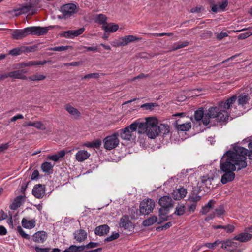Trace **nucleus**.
<instances>
[{"instance_id":"nucleus-4","label":"nucleus","mask_w":252,"mask_h":252,"mask_svg":"<svg viewBox=\"0 0 252 252\" xmlns=\"http://www.w3.org/2000/svg\"><path fill=\"white\" fill-rule=\"evenodd\" d=\"M147 120V132L146 134L149 138L155 139L158 136V120L156 117H147L145 119Z\"/></svg>"},{"instance_id":"nucleus-42","label":"nucleus","mask_w":252,"mask_h":252,"mask_svg":"<svg viewBox=\"0 0 252 252\" xmlns=\"http://www.w3.org/2000/svg\"><path fill=\"white\" fill-rule=\"evenodd\" d=\"M185 213V206L183 204L178 205L175 208L174 214L178 215L181 216Z\"/></svg>"},{"instance_id":"nucleus-12","label":"nucleus","mask_w":252,"mask_h":252,"mask_svg":"<svg viewBox=\"0 0 252 252\" xmlns=\"http://www.w3.org/2000/svg\"><path fill=\"white\" fill-rule=\"evenodd\" d=\"M28 28L29 34H31L37 36L45 35L48 31V28L47 27L33 26Z\"/></svg>"},{"instance_id":"nucleus-6","label":"nucleus","mask_w":252,"mask_h":252,"mask_svg":"<svg viewBox=\"0 0 252 252\" xmlns=\"http://www.w3.org/2000/svg\"><path fill=\"white\" fill-rule=\"evenodd\" d=\"M234 240L233 238L221 240V249L227 252H241L242 250L239 248V244Z\"/></svg>"},{"instance_id":"nucleus-52","label":"nucleus","mask_w":252,"mask_h":252,"mask_svg":"<svg viewBox=\"0 0 252 252\" xmlns=\"http://www.w3.org/2000/svg\"><path fill=\"white\" fill-rule=\"evenodd\" d=\"M79 49H85L87 51H94L96 52L97 51L98 48L97 46H93V47H86L84 46H81L78 48Z\"/></svg>"},{"instance_id":"nucleus-18","label":"nucleus","mask_w":252,"mask_h":252,"mask_svg":"<svg viewBox=\"0 0 252 252\" xmlns=\"http://www.w3.org/2000/svg\"><path fill=\"white\" fill-rule=\"evenodd\" d=\"M187 193V189L184 188H180L173 191V197L175 200H180L185 197Z\"/></svg>"},{"instance_id":"nucleus-14","label":"nucleus","mask_w":252,"mask_h":252,"mask_svg":"<svg viewBox=\"0 0 252 252\" xmlns=\"http://www.w3.org/2000/svg\"><path fill=\"white\" fill-rule=\"evenodd\" d=\"M84 28H82L76 30H69L61 33V36L67 38H73L81 34L84 31Z\"/></svg>"},{"instance_id":"nucleus-47","label":"nucleus","mask_w":252,"mask_h":252,"mask_svg":"<svg viewBox=\"0 0 252 252\" xmlns=\"http://www.w3.org/2000/svg\"><path fill=\"white\" fill-rule=\"evenodd\" d=\"M34 127L40 130H46V127L42 122L41 121L34 122Z\"/></svg>"},{"instance_id":"nucleus-38","label":"nucleus","mask_w":252,"mask_h":252,"mask_svg":"<svg viewBox=\"0 0 252 252\" xmlns=\"http://www.w3.org/2000/svg\"><path fill=\"white\" fill-rule=\"evenodd\" d=\"M106 20V16L105 15L101 14L96 15L94 18L95 22L97 23L101 24L102 26L107 23Z\"/></svg>"},{"instance_id":"nucleus-54","label":"nucleus","mask_w":252,"mask_h":252,"mask_svg":"<svg viewBox=\"0 0 252 252\" xmlns=\"http://www.w3.org/2000/svg\"><path fill=\"white\" fill-rule=\"evenodd\" d=\"M77 252V246L74 245H72L70 246V247L65 249L63 252Z\"/></svg>"},{"instance_id":"nucleus-40","label":"nucleus","mask_w":252,"mask_h":252,"mask_svg":"<svg viewBox=\"0 0 252 252\" xmlns=\"http://www.w3.org/2000/svg\"><path fill=\"white\" fill-rule=\"evenodd\" d=\"M54 167V164H52L49 162H44L41 165V168L43 172L47 173L52 170Z\"/></svg>"},{"instance_id":"nucleus-7","label":"nucleus","mask_w":252,"mask_h":252,"mask_svg":"<svg viewBox=\"0 0 252 252\" xmlns=\"http://www.w3.org/2000/svg\"><path fill=\"white\" fill-rule=\"evenodd\" d=\"M118 132L121 138L123 140L129 141L135 137L134 135L135 133V127L132 124L124 129H120Z\"/></svg>"},{"instance_id":"nucleus-58","label":"nucleus","mask_w":252,"mask_h":252,"mask_svg":"<svg viewBox=\"0 0 252 252\" xmlns=\"http://www.w3.org/2000/svg\"><path fill=\"white\" fill-rule=\"evenodd\" d=\"M81 62H74L71 63H63V65L65 66H77L80 65L81 64Z\"/></svg>"},{"instance_id":"nucleus-26","label":"nucleus","mask_w":252,"mask_h":252,"mask_svg":"<svg viewBox=\"0 0 252 252\" xmlns=\"http://www.w3.org/2000/svg\"><path fill=\"white\" fill-rule=\"evenodd\" d=\"M71 150L66 151L64 150H61L58 152L57 154L53 155H48L47 158L49 160H53L55 162H57L59 159L64 156L66 153L70 152Z\"/></svg>"},{"instance_id":"nucleus-17","label":"nucleus","mask_w":252,"mask_h":252,"mask_svg":"<svg viewBox=\"0 0 252 252\" xmlns=\"http://www.w3.org/2000/svg\"><path fill=\"white\" fill-rule=\"evenodd\" d=\"M47 234L44 231H39L33 235L32 240L34 242L38 243H43L47 239Z\"/></svg>"},{"instance_id":"nucleus-25","label":"nucleus","mask_w":252,"mask_h":252,"mask_svg":"<svg viewBox=\"0 0 252 252\" xmlns=\"http://www.w3.org/2000/svg\"><path fill=\"white\" fill-rule=\"evenodd\" d=\"M48 62L46 61H28L24 63H22L19 64L18 68H21L24 67L28 66H32L37 65H44L47 63Z\"/></svg>"},{"instance_id":"nucleus-49","label":"nucleus","mask_w":252,"mask_h":252,"mask_svg":"<svg viewBox=\"0 0 252 252\" xmlns=\"http://www.w3.org/2000/svg\"><path fill=\"white\" fill-rule=\"evenodd\" d=\"M17 231L20 234V235L24 238L29 240L30 238V236L26 234L25 231L23 230L21 226L17 227Z\"/></svg>"},{"instance_id":"nucleus-27","label":"nucleus","mask_w":252,"mask_h":252,"mask_svg":"<svg viewBox=\"0 0 252 252\" xmlns=\"http://www.w3.org/2000/svg\"><path fill=\"white\" fill-rule=\"evenodd\" d=\"M110 230L109 227L106 225L104 224L98 227H96L95 229V234L99 236H103L107 234Z\"/></svg>"},{"instance_id":"nucleus-22","label":"nucleus","mask_w":252,"mask_h":252,"mask_svg":"<svg viewBox=\"0 0 252 252\" xmlns=\"http://www.w3.org/2000/svg\"><path fill=\"white\" fill-rule=\"evenodd\" d=\"M252 238V235L248 232L240 233L233 237V240L240 242H246L250 241Z\"/></svg>"},{"instance_id":"nucleus-8","label":"nucleus","mask_w":252,"mask_h":252,"mask_svg":"<svg viewBox=\"0 0 252 252\" xmlns=\"http://www.w3.org/2000/svg\"><path fill=\"white\" fill-rule=\"evenodd\" d=\"M155 207V202L151 199L142 201L140 204V212L142 215L149 214Z\"/></svg>"},{"instance_id":"nucleus-62","label":"nucleus","mask_w":252,"mask_h":252,"mask_svg":"<svg viewBox=\"0 0 252 252\" xmlns=\"http://www.w3.org/2000/svg\"><path fill=\"white\" fill-rule=\"evenodd\" d=\"M202 10H203V8L202 7H194V8H192V9H191L190 12L193 13H200Z\"/></svg>"},{"instance_id":"nucleus-21","label":"nucleus","mask_w":252,"mask_h":252,"mask_svg":"<svg viewBox=\"0 0 252 252\" xmlns=\"http://www.w3.org/2000/svg\"><path fill=\"white\" fill-rule=\"evenodd\" d=\"M135 126V131L137 129L138 133L139 134H144L147 132V120L145 123L140 122L138 121L132 123Z\"/></svg>"},{"instance_id":"nucleus-48","label":"nucleus","mask_w":252,"mask_h":252,"mask_svg":"<svg viewBox=\"0 0 252 252\" xmlns=\"http://www.w3.org/2000/svg\"><path fill=\"white\" fill-rule=\"evenodd\" d=\"M119 237V234L117 232H113L111 236L105 239V241L110 242L117 239Z\"/></svg>"},{"instance_id":"nucleus-59","label":"nucleus","mask_w":252,"mask_h":252,"mask_svg":"<svg viewBox=\"0 0 252 252\" xmlns=\"http://www.w3.org/2000/svg\"><path fill=\"white\" fill-rule=\"evenodd\" d=\"M234 226L232 225H228L227 226H224V229L225 230L226 232L227 233H232L234 230Z\"/></svg>"},{"instance_id":"nucleus-44","label":"nucleus","mask_w":252,"mask_h":252,"mask_svg":"<svg viewBox=\"0 0 252 252\" xmlns=\"http://www.w3.org/2000/svg\"><path fill=\"white\" fill-rule=\"evenodd\" d=\"M189 42L184 41L183 42H178L174 44L173 50H176L187 46L189 45Z\"/></svg>"},{"instance_id":"nucleus-16","label":"nucleus","mask_w":252,"mask_h":252,"mask_svg":"<svg viewBox=\"0 0 252 252\" xmlns=\"http://www.w3.org/2000/svg\"><path fill=\"white\" fill-rule=\"evenodd\" d=\"M158 203L161 206V208L164 209L171 207L173 205L172 198L168 196H164L161 197L159 200Z\"/></svg>"},{"instance_id":"nucleus-57","label":"nucleus","mask_w":252,"mask_h":252,"mask_svg":"<svg viewBox=\"0 0 252 252\" xmlns=\"http://www.w3.org/2000/svg\"><path fill=\"white\" fill-rule=\"evenodd\" d=\"M99 245V244L98 243L90 242L87 245H86V249H92V248H95Z\"/></svg>"},{"instance_id":"nucleus-11","label":"nucleus","mask_w":252,"mask_h":252,"mask_svg":"<svg viewBox=\"0 0 252 252\" xmlns=\"http://www.w3.org/2000/svg\"><path fill=\"white\" fill-rule=\"evenodd\" d=\"M76 6L73 3L65 4L61 7L60 11L63 15V17L67 18L72 15L75 11Z\"/></svg>"},{"instance_id":"nucleus-24","label":"nucleus","mask_w":252,"mask_h":252,"mask_svg":"<svg viewBox=\"0 0 252 252\" xmlns=\"http://www.w3.org/2000/svg\"><path fill=\"white\" fill-rule=\"evenodd\" d=\"M87 237V233L82 229H79L74 233V238L78 242L84 241Z\"/></svg>"},{"instance_id":"nucleus-32","label":"nucleus","mask_w":252,"mask_h":252,"mask_svg":"<svg viewBox=\"0 0 252 252\" xmlns=\"http://www.w3.org/2000/svg\"><path fill=\"white\" fill-rule=\"evenodd\" d=\"M36 221L34 220H27L26 219H23L22 220V226L27 229H32L35 226Z\"/></svg>"},{"instance_id":"nucleus-50","label":"nucleus","mask_w":252,"mask_h":252,"mask_svg":"<svg viewBox=\"0 0 252 252\" xmlns=\"http://www.w3.org/2000/svg\"><path fill=\"white\" fill-rule=\"evenodd\" d=\"M148 35L149 36H154V37H158V36H172L173 35V33H149L148 34Z\"/></svg>"},{"instance_id":"nucleus-23","label":"nucleus","mask_w":252,"mask_h":252,"mask_svg":"<svg viewBox=\"0 0 252 252\" xmlns=\"http://www.w3.org/2000/svg\"><path fill=\"white\" fill-rule=\"evenodd\" d=\"M102 29L106 33H113L118 30L119 25L113 23H106L102 26Z\"/></svg>"},{"instance_id":"nucleus-43","label":"nucleus","mask_w":252,"mask_h":252,"mask_svg":"<svg viewBox=\"0 0 252 252\" xmlns=\"http://www.w3.org/2000/svg\"><path fill=\"white\" fill-rule=\"evenodd\" d=\"M157 106L158 105L156 103H146L142 104L141 106V108L146 110H152L154 107Z\"/></svg>"},{"instance_id":"nucleus-28","label":"nucleus","mask_w":252,"mask_h":252,"mask_svg":"<svg viewBox=\"0 0 252 252\" xmlns=\"http://www.w3.org/2000/svg\"><path fill=\"white\" fill-rule=\"evenodd\" d=\"M33 6V5L32 3H30L29 5L22 6L17 9H14V11L15 12V15L18 16L29 12Z\"/></svg>"},{"instance_id":"nucleus-2","label":"nucleus","mask_w":252,"mask_h":252,"mask_svg":"<svg viewBox=\"0 0 252 252\" xmlns=\"http://www.w3.org/2000/svg\"><path fill=\"white\" fill-rule=\"evenodd\" d=\"M235 98L227 99L225 102L222 101L215 107L209 108L204 114L202 108H200L194 113L195 119L198 121L202 120L203 124L207 126L210 122V119L215 118L217 121L225 122L228 120L227 109L230 108Z\"/></svg>"},{"instance_id":"nucleus-3","label":"nucleus","mask_w":252,"mask_h":252,"mask_svg":"<svg viewBox=\"0 0 252 252\" xmlns=\"http://www.w3.org/2000/svg\"><path fill=\"white\" fill-rule=\"evenodd\" d=\"M232 97H234L235 99L230 108L227 109L228 119L231 113H234L236 115H240L250 109L249 104L250 97L248 94H241L237 97L236 95H233L229 99Z\"/></svg>"},{"instance_id":"nucleus-1","label":"nucleus","mask_w":252,"mask_h":252,"mask_svg":"<svg viewBox=\"0 0 252 252\" xmlns=\"http://www.w3.org/2000/svg\"><path fill=\"white\" fill-rule=\"evenodd\" d=\"M232 146L233 150H228L225 152L220 161V168L225 172L221 178V182L223 184L234 179L235 174L234 171L236 170V167L238 170H241L247 166L246 160L248 150L236 144Z\"/></svg>"},{"instance_id":"nucleus-55","label":"nucleus","mask_w":252,"mask_h":252,"mask_svg":"<svg viewBox=\"0 0 252 252\" xmlns=\"http://www.w3.org/2000/svg\"><path fill=\"white\" fill-rule=\"evenodd\" d=\"M228 5V1L226 0H223L218 5L220 11H223Z\"/></svg>"},{"instance_id":"nucleus-31","label":"nucleus","mask_w":252,"mask_h":252,"mask_svg":"<svg viewBox=\"0 0 252 252\" xmlns=\"http://www.w3.org/2000/svg\"><path fill=\"white\" fill-rule=\"evenodd\" d=\"M24 197L22 196H18L15 198L12 203L10 205V208L12 210H16L20 207L23 202Z\"/></svg>"},{"instance_id":"nucleus-5","label":"nucleus","mask_w":252,"mask_h":252,"mask_svg":"<svg viewBox=\"0 0 252 252\" xmlns=\"http://www.w3.org/2000/svg\"><path fill=\"white\" fill-rule=\"evenodd\" d=\"M119 136V132L116 131L106 136L103 140L104 148L107 150H111L118 146L120 143Z\"/></svg>"},{"instance_id":"nucleus-20","label":"nucleus","mask_w":252,"mask_h":252,"mask_svg":"<svg viewBox=\"0 0 252 252\" xmlns=\"http://www.w3.org/2000/svg\"><path fill=\"white\" fill-rule=\"evenodd\" d=\"M65 109L70 115L75 119H78L81 116L80 112L76 108L69 104L65 105Z\"/></svg>"},{"instance_id":"nucleus-46","label":"nucleus","mask_w":252,"mask_h":252,"mask_svg":"<svg viewBox=\"0 0 252 252\" xmlns=\"http://www.w3.org/2000/svg\"><path fill=\"white\" fill-rule=\"evenodd\" d=\"M225 212L223 206H220L218 208L216 209L213 214L214 216L220 217L224 214Z\"/></svg>"},{"instance_id":"nucleus-33","label":"nucleus","mask_w":252,"mask_h":252,"mask_svg":"<svg viewBox=\"0 0 252 252\" xmlns=\"http://www.w3.org/2000/svg\"><path fill=\"white\" fill-rule=\"evenodd\" d=\"M10 78L12 79H19L25 80L27 79V77L24 74H22V71L18 70H16L14 71L10 72Z\"/></svg>"},{"instance_id":"nucleus-36","label":"nucleus","mask_w":252,"mask_h":252,"mask_svg":"<svg viewBox=\"0 0 252 252\" xmlns=\"http://www.w3.org/2000/svg\"><path fill=\"white\" fill-rule=\"evenodd\" d=\"M221 240L219 239L216 240L213 243H206L203 246L210 250L213 251L215 250L220 244H221Z\"/></svg>"},{"instance_id":"nucleus-39","label":"nucleus","mask_w":252,"mask_h":252,"mask_svg":"<svg viewBox=\"0 0 252 252\" xmlns=\"http://www.w3.org/2000/svg\"><path fill=\"white\" fill-rule=\"evenodd\" d=\"M158 221V219L156 216H153L150 217L147 220L143 221V225L145 226H149L153 225L155 222Z\"/></svg>"},{"instance_id":"nucleus-30","label":"nucleus","mask_w":252,"mask_h":252,"mask_svg":"<svg viewBox=\"0 0 252 252\" xmlns=\"http://www.w3.org/2000/svg\"><path fill=\"white\" fill-rule=\"evenodd\" d=\"M252 30V27H249L248 28H244L240 30H236L235 31L236 32H238L241 31H244L246 30L249 31L248 32L241 33L238 36V39H245L251 35H252V32L250 31Z\"/></svg>"},{"instance_id":"nucleus-64","label":"nucleus","mask_w":252,"mask_h":252,"mask_svg":"<svg viewBox=\"0 0 252 252\" xmlns=\"http://www.w3.org/2000/svg\"><path fill=\"white\" fill-rule=\"evenodd\" d=\"M189 200L192 202H197L200 199V196L197 195H192L189 198Z\"/></svg>"},{"instance_id":"nucleus-60","label":"nucleus","mask_w":252,"mask_h":252,"mask_svg":"<svg viewBox=\"0 0 252 252\" xmlns=\"http://www.w3.org/2000/svg\"><path fill=\"white\" fill-rule=\"evenodd\" d=\"M23 118H24V116H23V115H22L21 114H18L13 116V117H12L10 119V122H15L16 120H18V119H23Z\"/></svg>"},{"instance_id":"nucleus-41","label":"nucleus","mask_w":252,"mask_h":252,"mask_svg":"<svg viewBox=\"0 0 252 252\" xmlns=\"http://www.w3.org/2000/svg\"><path fill=\"white\" fill-rule=\"evenodd\" d=\"M46 76L43 75L36 74L28 77V79L32 81H38L45 79Z\"/></svg>"},{"instance_id":"nucleus-63","label":"nucleus","mask_w":252,"mask_h":252,"mask_svg":"<svg viewBox=\"0 0 252 252\" xmlns=\"http://www.w3.org/2000/svg\"><path fill=\"white\" fill-rule=\"evenodd\" d=\"M9 147L8 143L2 144L0 145V153L7 149Z\"/></svg>"},{"instance_id":"nucleus-13","label":"nucleus","mask_w":252,"mask_h":252,"mask_svg":"<svg viewBox=\"0 0 252 252\" xmlns=\"http://www.w3.org/2000/svg\"><path fill=\"white\" fill-rule=\"evenodd\" d=\"M29 35L28 28L21 30H14L12 31L11 36L15 40L21 39Z\"/></svg>"},{"instance_id":"nucleus-10","label":"nucleus","mask_w":252,"mask_h":252,"mask_svg":"<svg viewBox=\"0 0 252 252\" xmlns=\"http://www.w3.org/2000/svg\"><path fill=\"white\" fill-rule=\"evenodd\" d=\"M119 226L125 230L131 232L133 231L134 225L130 220L127 216H123L120 220Z\"/></svg>"},{"instance_id":"nucleus-51","label":"nucleus","mask_w":252,"mask_h":252,"mask_svg":"<svg viewBox=\"0 0 252 252\" xmlns=\"http://www.w3.org/2000/svg\"><path fill=\"white\" fill-rule=\"evenodd\" d=\"M100 77V74L98 73H93L85 75L83 79H91V78H97Z\"/></svg>"},{"instance_id":"nucleus-53","label":"nucleus","mask_w":252,"mask_h":252,"mask_svg":"<svg viewBox=\"0 0 252 252\" xmlns=\"http://www.w3.org/2000/svg\"><path fill=\"white\" fill-rule=\"evenodd\" d=\"M68 48H69V46H62L51 48L49 50L51 51H64V50H67L68 49Z\"/></svg>"},{"instance_id":"nucleus-15","label":"nucleus","mask_w":252,"mask_h":252,"mask_svg":"<svg viewBox=\"0 0 252 252\" xmlns=\"http://www.w3.org/2000/svg\"><path fill=\"white\" fill-rule=\"evenodd\" d=\"M32 192L36 198H42L45 194V187L40 184L36 185L33 187Z\"/></svg>"},{"instance_id":"nucleus-19","label":"nucleus","mask_w":252,"mask_h":252,"mask_svg":"<svg viewBox=\"0 0 252 252\" xmlns=\"http://www.w3.org/2000/svg\"><path fill=\"white\" fill-rule=\"evenodd\" d=\"M90 156V154L87 151L81 150L78 151L75 155V159L78 162H83L87 159Z\"/></svg>"},{"instance_id":"nucleus-34","label":"nucleus","mask_w":252,"mask_h":252,"mask_svg":"<svg viewBox=\"0 0 252 252\" xmlns=\"http://www.w3.org/2000/svg\"><path fill=\"white\" fill-rule=\"evenodd\" d=\"M159 131H158V135L159 133L163 135H166L169 132V126L167 124H160L158 125Z\"/></svg>"},{"instance_id":"nucleus-61","label":"nucleus","mask_w":252,"mask_h":252,"mask_svg":"<svg viewBox=\"0 0 252 252\" xmlns=\"http://www.w3.org/2000/svg\"><path fill=\"white\" fill-rule=\"evenodd\" d=\"M34 249L36 252H49L50 250L49 248H42L38 246L35 247Z\"/></svg>"},{"instance_id":"nucleus-29","label":"nucleus","mask_w":252,"mask_h":252,"mask_svg":"<svg viewBox=\"0 0 252 252\" xmlns=\"http://www.w3.org/2000/svg\"><path fill=\"white\" fill-rule=\"evenodd\" d=\"M168 211L166 209L160 208L159 210V221L158 223L167 221L169 220V216H167Z\"/></svg>"},{"instance_id":"nucleus-37","label":"nucleus","mask_w":252,"mask_h":252,"mask_svg":"<svg viewBox=\"0 0 252 252\" xmlns=\"http://www.w3.org/2000/svg\"><path fill=\"white\" fill-rule=\"evenodd\" d=\"M191 123L188 122L184 123L182 124H177L176 125V128L178 130L186 131L189 130L191 128Z\"/></svg>"},{"instance_id":"nucleus-45","label":"nucleus","mask_w":252,"mask_h":252,"mask_svg":"<svg viewBox=\"0 0 252 252\" xmlns=\"http://www.w3.org/2000/svg\"><path fill=\"white\" fill-rule=\"evenodd\" d=\"M22 47H18L10 50L9 51V54L12 56H17L20 55L23 52Z\"/></svg>"},{"instance_id":"nucleus-9","label":"nucleus","mask_w":252,"mask_h":252,"mask_svg":"<svg viewBox=\"0 0 252 252\" xmlns=\"http://www.w3.org/2000/svg\"><path fill=\"white\" fill-rule=\"evenodd\" d=\"M141 38L135 36L130 35L125 36L119 38L117 40L114 41V46H124L127 45L129 43L135 41L140 40Z\"/></svg>"},{"instance_id":"nucleus-56","label":"nucleus","mask_w":252,"mask_h":252,"mask_svg":"<svg viewBox=\"0 0 252 252\" xmlns=\"http://www.w3.org/2000/svg\"><path fill=\"white\" fill-rule=\"evenodd\" d=\"M228 35L226 32H221L219 33H217L216 38L217 39L220 40L223 38L228 36Z\"/></svg>"},{"instance_id":"nucleus-35","label":"nucleus","mask_w":252,"mask_h":252,"mask_svg":"<svg viewBox=\"0 0 252 252\" xmlns=\"http://www.w3.org/2000/svg\"><path fill=\"white\" fill-rule=\"evenodd\" d=\"M215 203V201L210 200L206 205L202 208L201 210V213L204 215L206 214L210 211L211 209L213 208Z\"/></svg>"}]
</instances>
